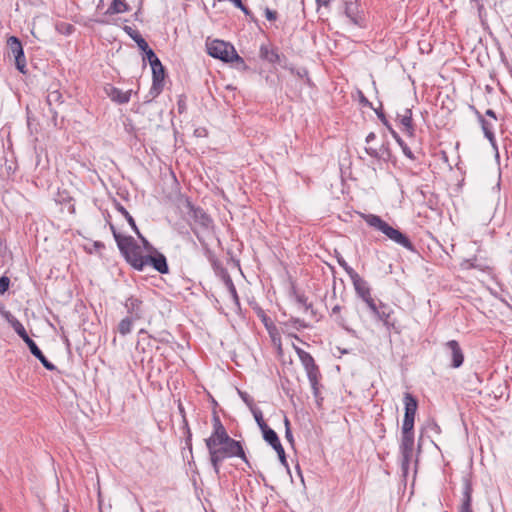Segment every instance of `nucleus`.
<instances>
[{
	"label": "nucleus",
	"instance_id": "48",
	"mask_svg": "<svg viewBox=\"0 0 512 512\" xmlns=\"http://www.w3.org/2000/svg\"><path fill=\"white\" fill-rule=\"evenodd\" d=\"M476 262H477L476 258L467 259L462 263V267L465 269H476L477 268V269L481 270L480 266Z\"/></svg>",
	"mask_w": 512,
	"mask_h": 512
},
{
	"label": "nucleus",
	"instance_id": "62",
	"mask_svg": "<svg viewBox=\"0 0 512 512\" xmlns=\"http://www.w3.org/2000/svg\"><path fill=\"white\" fill-rule=\"evenodd\" d=\"M431 430L435 431L436 433H440V426L437 423H433L431 425Z\"/></svg>",
	"mask_w": 512,
	"mask_h": 512
},
{
	"label": "nucleus",
	"instance_id": "26",
	"mask_svg": "<svg viewBox=\"0 0 512 512\" xmlns=\"http://www.w3.org/2000/svg\"><path fill=\"white\" fill-rule=\"evenodd\" d=\"M260 58L271 63H279L280 55L278 54L276 49H272L267 45H262L259 51Z\"/></svg>",
	"mask_w": 512,
	"mask_h": 512
},
{
	"label": "nucleus",
	"instance_id": "31",
	"mask_svg": "<svg viewBox=\"0 0 512 512\" xmlns=\"http://www.w3.org/2000/svg\"><path fill=\"white\" fill-rule=\"evenodd\" d=\"M295 351H296V353L301 361V364L303 365L304 368L307 366H311L312 364L315 363V360L310 353L306 352L305 350H303L299 347H295Z\"/></svg>",
	"mask_w": 512,
	"mask_h": 512
},
{
	"label": "nucleus",
	"instance_id": "23",
	"mask_svg": "<svg viewBox=\"0 0 512 512\" xmlns=\"http://www.w3.org/2000/svg\"><path fill=\"white\" fill-rule=\"evenodd\" d=\"M105 92L112 101L117 102L118 104H125L129 102L132 91H122L117 87L108 85L105 87Z\"/></svg>",
	"mask_w": 512,
	"mask_h": 512
},
{
	"label": "nucleus",
	"instance_id": "46",
	"mask_svg": "<svg viewBox=\"0 0 512 512\" xmlns=\"http://www.w3.org/2000/svg\"><path fill=\"white\" fill-rule=\"evenodd\" d=\"M483 131H484L485 137L489 140V142L491 143L492 147L494 148V150L498 154V147H497V144H496L495 135L493 133V130H483Z\"/></svg>",
	"mask_w": 512,
	"mask_h": 512
},
{
	"label": "nucleus",
	"instance_id": "39",
	"mask_svg": "<svg viewBox=\"0 0 512 512\" xmlns=\"http://www.w3.org/2000/svg\"><path fill=\"white\" fill-rule=\"evenodd\" d=\"M251 411L253 413L255 421L257 422L260 430H263L266 427H268V425L266 424V422L263 419V413L259 408H251Z\"/></svg>",
	"mask_w": 512,
	"mask_h": 512
},
{
	"label": "nucleus",
	"instance_id": "6",
	"mask_svg": "<svg viewBox=\"0 0 512 512\" xmlns=\"http://www.w3.org/2000/svg\"><path fill=\"white\" fill-rule=\"evenodd\" d=\"M208 54L216 59L227 63H235L236 68H246L242 57L238 55L233 45L222 40H213L207 43Z\"/></svg>",
	"mask_w": 512,
	"mask_h": 512
},
{
	"label": "nucleus",
	"instance_id": "18",
	"mask_svg": "<svg viewBox=\"0 0 512 512\" xmlns=\"http://www.w3.org/2000/svg\"><path fill=\"white\" fill-rule=\"evenodd\" d=\"M205 445L209 452V459L213 470L215 474L219 476L220 465L226 457L219 451L218 446L215 444L214 440L206 441Z\"/></svg>",
	"mask_w": 512,
	"mask_h": 512
},
{
	"label": "nucleus",
	"instance_id": "55",
	"mask_svg": "<svg viewBox=\"0 0 512 512\" xmlns=\"http://www.w3.org/2000/svg\"><path fill=\"white\" fill-rule=\"evenodd\" d=\"M193 136L194 137H206L207 130H193Z\"/></svg>",
	"mask_w": 512,
	"mask_h": 512
},
{
	"label": "nucleus",
	"instance_id": "34",
	"mask_svg": "<svg viewBox=\"0 0 512 512\" xmlns=\"http://www.w3.org/2000/svg\"><path fill=\"white\" fill-rule=\"evenodd\" d=\"M295 299L296 302L304 309L305 312L309 311L313 317L316 316L312 304L308 303V299L304 294H296Z\"/></svg>",
	"mask_w": 512,
	"mask_h": 512
},
{
	"label": "nucleus",
	"instance_id": "64",
	"mask_svg": "<svg viewBox=\"0 0 512 512\" xmlns=\"http://www.w3.org/2000/svg\"><path fill=\"white\" fill-rule=\"evenodd\" d=\"M486 115H487V116H490V117H492V118H494V119H496L495 113H494V111H493V110H491V109H488V110L486 111Z\"/></svg>",
	"mask_w": 512,
	"mask_h": 512
},
{
	"label": "nucleus",
	"instance_id": "24",
	"mask_svg": "<svg viewBox=\"0 0 512 512\" xmlns=\"http://www.w3.org/2000/svg\"><path fill=\"white\" fill-rule=\"evenodd\" d=\"M26 345L28 346L31 354L34 357H36L47 370H56V366L45 357V355L37 346L34 340L30 339L29 341L26 342Z\"/></svg>",
	"mask_w": 512,
	"mask_h": 512
},
{
	"label": "nucleus",
	"instance_id": "7",
	"mask_svg": "<svg viewBox=\"0 0 512 512\" xmlns=\"http://www.w3.org/2000/svg\"><path fill=\"white\" fill-rule=\"evenodd\" d=\"M366 143L365 150L370 156L385 161L390 158L389 142L384 130H379V133H369L366 137Z\"/></svg>",
	"mask_w": 512,
	"mask_h": 512
},
{
	"label": "nucleus",
	"instance_id": "49",
	"mask_svg": "<svg viewBox=\"0 0 512 512\" xmlns=\"http://www.w3.org/2000/svg\"><path fill=\"white\" fill-rule=\"evenodd\" d=\"M10 285V279L6 276L0 277V294H4Z\"/></svg>",
	"mask_w": 512,
	"mask_h": 512
},
{
	"label": "nucleus",
	"instance_id": "8",
	"mask_svg": "<svg viewBox=\"0 0 512 512\" xmlns=\"http://www.w3.org/2000/svg\"><path fill=\"white\" fill-rule=\"evenodd\" d=\"M215 444L218 446L219 451L226 458L239 457L248 466H250V463L246 457L245 451L240 441H237L229 436L226 438V440L223 439Z\"/></svg>",
	"mask_w": 512,
	"mask_h": 512
},
{
	"label": "nucleus",
	"instance_id": "27",
	"mask_svg": "<svg viewBox=\"0 0 512 512\" xmlns=\"http://www.w3.org/2000/svg\"><path fill=\"white\" fill-rule=\"evenodd\" d=\"M345 15L353 24H360L361 16L359 14L358 4L356 2L350 1L345 3Z\"/></svg>",
	"mask_w": 512,
	"mask_h": 512
},
{
	"label": "nucleus",
	"instance_id": "1",
	"mask_svg": "<svg viewBox=\"0 0 512 512\" xmlns=\"http://www.w3.org/2000/svg\"><path fill=\"white\" fill-rule=\"evenodd\" d=\"M404 419L401 429L400 455L401 470L404 476L409 472L410 462L414 451V422L418 408V400L411 393H405L404 398Z\"/></svg>",
	"mask_w": 512,
	"mask_h": 512
},
{
	"label": "nucleus",
	"instance_id": "63",
	"mask_svg": "<svg viewBox=\"0 0 512 512\" xmlns=\"http://www.w3.org/2000/svg\"><path fill=\"white\" fill-rule=\"evenodd\" d=\"M173 135H174L175 141L178 142V140L180 138L179 130H173Z\"/></svg>",
	"mask_w": 512,
	"mask_h": 512
},
{
	"label": "nucleus",
	"instance_id": "13",
	"mask_svg": "<svg viewBox=\"0 0 512 512\" xmlns=\"http://www.w3.org/2000/svg\"><path fill=\"white\" fill-rule=\"evenodd\" d=\"M445 350L450 358V367L454 369L460 368L464 363V352L456 340H449L444 345Z\"/></svg>",
	"mask_w": 512,
	"mask_h": 512
},
{
	"label": "nucleus",
	"instance_id": "47",
	"mask_svg": "<svg viewBox=\"0 0 512 512\" xmlns=\"http://www.w3.org/2000/svg\"><path fill=\"white\" fill-rule=\"evenodd\" d=\"M375 112L378 116V118L381 120L382 124L386 126V128H392V124L390 123L388 117L385 115V113L382 110L375 109Z\"/></svg>",
	"mask_w": 512,
	"mask_h": 512
},
{
	"label": "nucleus",
	"instance_id": "10",
	"mask_svg": "<svg viewBox=\"0 0 512 512\" xmlns=\"http://www.w3.org/2000/svg\"><path fill=\"white\" fill-rule=\"evenodd\" d=\"M9 53L15 58L16 68L21 72H26V58L21 41L16 36H10L7 39Z\"/></svg>",
	"mask_w": 512,
	"mask_h": 512
},
{
	"label": "nucleus",
	"instance_id": "2",
	"mask_svg": "<svg viewBox=\"0 0 512 512\" xmlns=\"http://www.w3.org/2000/svg\"><path fill=\"white\" fill-rule=\"evenodd\" d=\"M360 216L368 226L384 234L387 239L404 247L410 252H416V248L409 237L399 229L394 228L388 222L384 221L380 216L366 213H361Z\"/></svg>",
	"mask_w": 512,
	"mask_h": 512
},
{
	"label": "nucleus",
	"instance_id": "12",
	"mask_svg": "<svg viewBox=\"0 0 512 512\" xmlns=\"http://www.w3.org/2000/svg\"><path fill=\"white\" fill-rule=\"evenodd\" d=\"M357 295L367 304L369 310H375V300L371 296V289L368 282L360 277L351 280Z\"/></svg>",
	"mask_w": 512,
	"mask_h": 512
},
{
	"label": "nucleus",
	"instance_id": "29",
	"mask_svg": "<svg viewBox=\"0 0 512 512\" xmlns=\"http://www.w3.org/2000/svg\"><path fill=\"white\" fill-rule=\"evenodd\" d=\"M263 439L274 449L281 444L277 433L269 426L261 430Z\"/></svg>",
	"mask_w": 512,
	"mask_h": 512
},
{
	"label": "nucleus",
	"instance_id": "28",
	"mask_svg": "<svg viewBox=\"0 0 512 512\" xmlns=\"http://www.w3.org/2000/svg\"><path fill=\"white\" fill-rule=\"evenodd\" d=\"M130 11V6L122 1V0H112L108 9L106 10V15L120 14Z\"/></svg>",
	"mask_w": 512,
	"mask_h": 512
},
{
	"label": "nucleus",
	"instance_id": "58",
	"mask_svg": "<svg viewBox=\"0 0 512 512\" xmlns=\"http://www.w3.org/2000/svg\"><path fill=\"white\" fill-rule=\"evenodd\" d=\"M480 118V122H481V125L483 129H486V128H490L492 126L491 123H489L488 121H486L485 119H483L482 116L479 117Z\"/></svg>",
	"mask_w": 512,
	"mask_h": 512
},
{
	"label": "nucleus",
	"instance_id": "50",
	"mask_svg": "<svg viewBox=\"0 0 512 512\" xmlns=\"http://www.w3.org/2000/svg\"><path fill=\"white\" fill-rule=\"evenodd\" d=\"M265 17L269 21H275L277 19V12L269 8L265 9Z\"/></svg>",
	"mask_w": 512,
	"mask_h": 512
},
{
	"label": "nucleus",
	"instance_id": "30",
	"mask_svg": "<svg viewBox=\"0 0 512 512\" xmlns=\"http://www.w3.org/2000/svg\"><path fill=\"white\" fill-rule=\"evenodd\" d=\"M340 311H341V306L340 305H335L333 308H332V315H337L335 321L336 323L341 327L343 328L345 331H347L350 335L352 336H356V331L352 328H350L349 326H347L346 324V320L344 319V317H342L340 315Z\"/></svg>",
	"mask_w": 512,
	"mask_h": 512
},
{
	"label": "nucleus",
	"instance_id": "52",
	"mask_svg": "<svg viewBox=\"0 0 512 512\" xmlns=\"http://www.w3.org/2000/svg\"><path fill=\"white\" fill-rule=\"evenodd\" d=\"M291 320L297 328H306L307 327V324L305 323L304 320H301L299 318H292Z\"/></svg>",
	"mask_w": 512,
	"mask_h": 512
},
{
	"label": "nucleus",
	"instance_id": "57",
	"mask_svg": "<svg viewBox=\"0 0 512 512\" xmlns=\"http://www.w3.org/2000/svg\"><path fill=\"white\" fill-rule=\"evenodd\" d=\"M360 102L365 105V106H368L370 108H372V104L371 102H369V100L362 94L361 97H360Z\"/></svg>",
	"mask_w": 512,
	"mask_h": 512
},
{
	"label": "nucleus",
	"instance_id": "14",
	"mask_svg": "<svg viewBox=\"0 0 512 512\" xmlns=\"http://www.w3.org/2000/svg\"><path fill=\"white\" fill-rule=\"evenodd\" d=\"M150 265L160 274L169 273V265L166 256L158 250H154L152 254L145 255L144 268Z\"/></svg>",
	"mask_w": 512,
	"mask_h": 512
},
{
	"label": "nucleus",
	"instance_id": "37",
	"mask_svg": "<svg viewBox=\"0 0 512 512\" xmlns=\"http://www.w3.org/2000/svg\"><path fill=\"white\" fill-rule=\"evenodd\" d=\"M116 208L125 217L132 230L135 233H138V227L136 225V222L134 218L130 215V213L125 209V207H123L120 203H117Z\"/></svg>",
	"mask_w": 512,
	"mask_h": 512
},
{
	"label": "nucleus",
	"instance_id": "38",
	"mask_svg": "<svg viewBox=\"0 0 512 512\" xmlns=\"http://www.w3.org/2000/svg\"><path fill=\"white\" fill-rule=\"evenodd\" d=\"M338 264L345 270V272L349 275L350 279L356 278L359 274L347 264V262L343 259L342 256L337 257Z\"/></svg>",
	"mask_w": 512,
	"mask_h": 512
},
{
	"label": "nucleus",
	"instance_id": "51",
	"mask_svg": "<svg viewBox=\"0 0 512 512\" xmlns=\"http://www.w3.org/2000/svg\"><path fill=\"white\" fill-rule=\"evenodd\" d=\"M2 315L5 317V319L8 321L10 325H12V323H14L15 320H18L9 311H4Z\"/></svg>",
	"mask_w": 512,
	"mask_h": 512
},
{
	"label": "nucleus",
	"instance_id": "59",
	"mask_svg": "<svg viewBox=\"0 0 512 512\" xmlns=\"http://www.w3.org/2000/svg\"><path fill=\"white\" fill-rule=\"evenodd\" d=\"M124 30L132 37V36H135V30H133L131 27L129 26H125L124 27Z\"/></svg>",
	"mask_w": 512,
	"mask_h": 512
},
{
	"label": "nucleus",
	"instance_id": "61",
	"mask_svg": "<svg viewBox=\"0 0 512 512\" xmlns=\"http://www.w3.org/2000/svg\"><path fill=\"white\" fill-rule=\"evenodd\" d=\"M110 229L112 231L113 237L115 238V235H122L120 232H118L113 224H110Z\"/></svg>",
	"mask_w": 512,
	"mask_h": 512
},
{
	"label": "nucleus",
	"instance_id": "44",
	"mask_svg": "<svg viewBox=\"0 0 512 512\" xmlns=\"http://www.w3.org/2000/svg\"><path fill=\"white\" fill-rule=\"evenodd\" d=\"M132 39L137 43L140 50L148 49V43L146 40L139 34V32H135V36H132Z\"/></svg>",
	"mask_w": 512,
	"mask_h": 512
},
{
	"label": "nucleus",
	"instance_id": "21",
	"mask_svg": "<svg viewBox=\"0 0 512 512\" xmlns=\"http://www.w3.org/2000/svg\"><path fill=\"white\" fill-rule=\"evenodd\" d=\"M115 241L123 257L131 250L138 249V244L132 236L115 235Z\"/></svg>",
	"mask_w": 512,
	"mask_h": 512
},
{
	"label": "nucleus",
	"instance_id": "16",
	"mask_svg": "<svg viewBox=\"0 0 512 512\" xmlns=\"http://www.w3.org/2000/svg\"><path fill=\"white\" fill-rule=\"evenodd\" d=\"M124 307L126 309L128 317H131L136 321L144 318L145 308L143 301L141 299L134 296H130L129 298L126 299Z\"/></svg>",
	"mask_w": 512,
	"mask_h": 512
},
{
	"label": "nucleus",
	"instance_id": "15",
	"mask_svg": "<svg viewBox=\"0 0 512 512\" xmlns=\"http://www.w3.org/2000/svg\"><path fill=\"white\" fill-rule=\"evenodd\" d=\"M152 69V86L149 94L152 98L157 97L163 90L164 79H165V68L161 61L157 63V66H151Z\"/></svg>",
	"mask_w": 512,
	"mask_h": 512
},
{
	"label": "nucleus",
	"instance_id": "33",
	"mask_svg": "<svg viewBox=\"0 0 512 512\" xmlns=\"http://www.w3.org/2000/svg\"><path fill=\"white\" fill-rule=\"evenodd\" d=\"M64 102L63 95L58 90L49 91L47 95V103L52 108Z\"/></svg>",
	"mask_w": 512,
	"mask_h": 512
},
{
	"label": "nucleus",
	"instance_id": "22",
	"mask_svg": "<svg viewBox=\"0 0 512 512\" xmlns=\"http://www.w3.org/2000/svg\"><path fill=\"white\" fill-rule=\"evenodd\" d=\"M472 484L468 478L463 479V491H462V504L460 506L459 512H472L471 503H472Z\"/></svg>",
	"mask_w": 512,
	"mask_h": 512
},
{
	"label": "nucleus",
	"instance_id": "9",
	"mask_svg": "<svg viewBox=\"0 0 512 512\" xmlns=\"http://www.w3.org/2000/svg\"><path fill=\"white\" fill-rule=\"evenodd\" d=\"M404 137L399 136L395 130H389L390 135L396 140L403 153L409 158L414 159L412 148L417 146L416 130H402Z\"/></svg>",
	"mask_w": 512,
	"mask_h": 512
},
{
	"label": "nucleus",
	"instance_id": "19",
	"mask_svg": "<svg viewBox=\"0 0 512 512\" xmlns=\"http://www.w3.org/2000/svg\"><path fill=\"white\" fill-rule=\"evenodd\" d=\"M309 380V383L312 388L313 395L315 397H318L320 391V379H321V373L318 365L316 363L312 364L311 366H307L304 368Z\"/></svg>",
	"mask_w": 512,
	"mask_h": 512
},
{
	"label": "nucleus",
	"instance_id": "53",
	"mask_svg": "<svg viewBox=\"0 0 512 512\" xmlns=\"http://www.w3.org/2000/svg\"><path fill=\"white\" fill-rule=\"evenodd\" d=\"M240 396L241 398L243 399V401L250 407V408H254L253 407V400L246 394V393H242L240 392Z\"/></svg>",
	"mask_w": 512,
	"mask_h": 512
},
{
	"label": "nucleus",
	"instance_id": "25",
	"mask_svg": "<svg viewBox=\"0 0 512 512\" xmlns=\"http://www.w3.org/2000/svg\"><path fill=\"white\" fill-rule=\"evenodd\" d=\"M124 259L135 270H137V271H143L144 270L145 255L141 254V250H140V246L139 245H138V249L131 250L127 255L124 256Z\"/></svg>",
	"mask_w": 512,
	"mask_h": 512
},
{
	"label": "nucleus",
	"instance_id": "42",
	"mask_svg": "<svg viewBox=\"0 0 512 512\" xmlns=\"http://www.w3.org/2000/svg\"><path fill=\"white\" fill-rule=\"evenodd\" d=\"M138 238L142 241L143 248L148 252V254H152L154 250H157L138 230V233H136Z\"/></svg>",
	"mask_w": 512,
	"mask_h": 512
},
{
	"label": "nucleus",
	"instance_id": "40",
	"mask_svg": "<svg viewBox=\"0 0 512 512\" xmlns=\"http://www.w3.org/2000/svg\"><path fill=\"white\" fill-rule=\"evenodd\" d=\"M142 51L145 53L150 66H157V63L160 62V59L156 56L155 52L149 46L148 49Z\"/></svg>",
	"mask_w": 512,
	"mask_h": 512
},
{
	"label": "nucleus",
	"instance_id": "4",
	"mask_svg": "<svg viewBox=\"0 0 512 512\" xmlns=\"http://www.w3.org/2000/svg\"><path fill=\"white\" fill-rule=\"evenodd\" d=\"M360 216L368 226L384 234L387 239L404 247L410 252H416V248L409 237L399 229L394 228L388 222L384 221L380 216L366 213H361Z\"/></svg>",
	"mask_w": 512,
	"mask_h": 512
},
{
	"label": "nucleus",
	"instance_id": "43",
	"mask_svg": "<svg viewBox=\"0 0 512 512\" xmlns=\"http://www.w3.org/2000/svg\"><path fill=\"white\" fill-rule=\"evenodd\" d=\"M183 422H184V428L186 430L185 443H186V446L191 451L192 450V433H191V430L189 428L188 422L185 417H183Z\"/></svg>",
	"mask_w": 512,
	"mask_h": 512
},
{
	"label": "nucleus",
	"instance_id": "3",
	"mask_svg": "<svg viewBox=\"0 0 512 512\" xmlns=\"http://www.w3.org/2000/svg\"><path fill=\"white\" fill-rule=\"evenodd\" d=\"M360 216L368 226L384 234L387 239L404 247L410 252H416V248L409 237L399 229L394 228L388 222L384 221L380 216L366 213H361Z\"/></svg>",
	"mask_w": 512,
	"mask_h": 512
},
{
	"label": "nucleus",
	"instance_id": "60",
	"mask_svg": "<svg viewBox=\"0 0 512 512\" xmlns=\"http://www.w3.org/2000/svg\"><path fill=\"white\" fill-rule=\"evenodd\" d=\"M330 0H316L318 6H328Z\"/></svg>",
	"mask_w": 512,
	"mask_h": 512
},
{
	"label": "nucleus",
	"instance_id": "35",
	"mask_svg": "<svg viewBox=\"0 0 512 512\" xmlns=\"http://www.w3.org/2000/svg\"><path fill=\"white\" fill-rule=\"evenodd\" d=\"M12 328L16 332V334L26 343L31 338L29 337L28 333L26 332L25 327L19 320H15L14 323H12Z\"/></svg>",
	"mask_w": 512,
	"mask_h": 512
},
{
	"label": "nucleus",
	"instance_id": "5",
	"mask_svg": "<svg viewBox=\"0 0 512 512\" xmlns=\"http://www.w3.org/2000/svg\"><path fill=\"white\" fill-rule=\"evenodd\" d=\"M186 208L188 216L193 220L194 225L190 224L191 230L205 249V251L209 252L208 244L205 242L203 233H210L214 229V222L211 216L206 213V211L199 207L195 206L189 200L186 201Z\"/></svg>",
	"mask_w": 512,
	"mask_h": 512
},
{
	"label": "nucleus",
	"instance_id": "54",
	"mask_svg": "<svg viewBox=\"0 0 512 512\" xmlns=\"http://www.w3.org/2000/svg\"><path fill=\"white\" fill-rule=\"evenodd\" d=\"M148 338L149 339H153V340L158 341V342H161V343H168L169 342V340L167 338H165L164 336H162V334H160L158 337L154 336V335L148 334Z\"/></svg>",
	"mask_w": 512,
	"mask_h": 512
},
{
	"label": "nucleus",
	"instance_id": "17",
	"mask_svg": "<svg viewBox=\"0 0 512 512\" xmlns=\"http://www.w3.org/2000/svg\"><path fill=\"white\" fill-rule=\"evenodd\" d=\"M388 117L393 119L396 125L413 128L412 111L408 107L400 106Z\"/></svg>",
	"mask_w": 512,
	"mask_h": 512
},
{
	"label": "nucleus",
	"instance_id": "32",
	"mask_svg": "<svg viewBox=\"0 0 512 512\" xmlns=\"http://www.w3.org/2000/svg\"><path fill=\"white\" fill-rule=\"evenodd\" d=\"M134 321H135L134 319H132L131 317H128V316L123 318L118 324V332L122 336L129 334L132 331V325H133Z\"/></svg>",
	"mask_w": 512,
	"mask_h": 512
},
{
	"label": "nucleus",
	"instance_id": "11",
	"mask_svg": "<svg viewBox=\"0 0 512 512\" xmlns=\"http://www.w3.org/2000/svg\"><path fill=\"white\" fill-rule=\"evenodd\" d=\"M371 313L380 321L383 322L387 330H394L399 332L396 328L395 320L392 319L393 310L390 306L380 302L379 305L375 303V310H370Z\"/></svg>",
	"mask_w": 512,
	"mask_h": 512
},
{
	"label": "nucleus",
	"instance_id": "36",
	"mask_svg": "<svg viewBox=\"0 0 512 512\" xmlns=\"http://www.w3.org/2000/svg\"><path fill=\"white\" fill-rule=\"evenodd\" d=\"M224 283H225V286H226L228 292L230 293L231 297L233 298V301L235 302V304L239 305V297L237 294V290H236V287L229 275L224 277Z\"/></svg>",
	"mask_w": 512,
	"mask_h": 512
},
{
	"label": "nucleus",
	"instance_id": "41",
	"mask_svg": "<svg viewBox=\"0 0 512 512\" xmlns=\"http://www.w3.org/2000/svg\"><path fill=\"white\" fill-rule=\"evenodd\" d=\"M274 450L276 451V453H277V455L279 457L280 463L288 469L289 465H288V462H287V459H286L285 450H284L282 444H280L279 446L274 448Z\"/></svg>",
	"mask_w": 512,
	"mask_h": 512
},
{
	"label": "nucleus",
	"instance_id": "20",
	"mask_svg": "<svg viewBox=\"0 0 512 512\" xmlns=\"http://www.w3.org/2000/svg\"><path fill=\"white\" fill-rule=\"evenodd\" d=\"M212 424L213 432L210 435V437L205 439V442L214 440L215 443H217L223 439L226 440V438L229 437L224 425L222 424L219 416L216 413L213 414Z\"/></svg>",
	"mask_w": 512,
	"mask_h": 512
},
{
	"label": "nucleus",
	"instance_id": "56",
	"mask_svg": "<svg viewBox=\"0 0 512 512\" xmlns=\"http://www.w3.org/2000/svg\"><path fill=\"white\" fill-rule=\"evenodd\" d=\"M93 247H94V250H95V251H100V250H102V249H104V248H105V245H104V243H103V242H101V241H95V242L93 243Z\"/></svg>",
	"mask_w": 512,
	"mask_h": 512
},
{
	"label": "nucleus",
	"instance_id": "45",
	"mask_svg": "<svg viewBox=\"0 0 512 512\" xmlns=\"http://www.w3.org/2000/svg\"><path fill=\"white\" fill-rule=\"evenodd\" d=\"M284 425H285V438L291 444H293V442H294L293 434H292V431H291V428H290V421H289V419L287 417L284 418Z\"/></svg>",
	"mask_w": 512,
	"mask_h": 512
}]
</instances>
